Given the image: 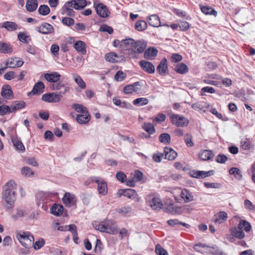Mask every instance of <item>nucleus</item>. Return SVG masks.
<instances>
[{"label":"nucleus","mask_w":255,"mask_h":255,"mask_svg":"<svg viewBox=\"0 0 255 255\" xmlns=\"http://www.w3.org/2000/svg\"><path fill=\"white\" fill-rule=\"evenodd\" d=\"M123 43L127 45L126 52L125 54L130 59L138 58L137 54L142 53L147 47L144 40L135 41L132 38L126 39Z\"/></svg>","instance_id":"nucleus-1"},{"label":"nucleus","mask_w":255,"mask_h":255,"mask_svg":"<svg viewBox=\"0 0 255 255\" xmlns=\"http://www.w3.org/2000/svg\"><path fill=\"white\" fill-rule=\"evenodd\" d=\"M16 199L15 191H2L1 205L6 212H8L14 208Z\"/></svg>","instance_id":"nucleus-2"},{"label":"nucleus","mask_w":255,"mask_h":255,"mask_svg":"<svg viewBox=\"0 0 255 255\" xmlns=\"http://www.w3.org/2000/svg\"><path fill=\"white\" fill-rule=\"evenodd\" d=\"M17 239L25 248H28L34 244V237L28 232H22L16 235Z\"/></svg>","instance_id":"nucleus-3"},{"label":"nucleus","mask_w":255,"mask_h":255,"mask_svg":"<svg viewBox=\"0 0 255 255\" xmlns=\"http://www.w3.org/2000/svg\"><path fill=\"white\" fill-rule=\"evenodd\" d=\"M147 204L155 210H159L163 207V204L160 198L149 196L146 200Z\"/></svg>","instance_id":"nucleus-4"},{"label":"nucleus","mask_w":255,"mask_h":255,"mask_svg":"<svg viewBox=\"0 0 255 255\" xmlns=\"http://www.w3.org/2000/svg\"><path fill=\"white\" fill-rule=\"evenodd\" d=\"M92 180L98 184V190L99 193L102 195H105L108 193V187L106 182L99 177H93Z\"/></svg>","instance_id":"nucleus-5"},{"label":"nucleus","mask_w":255,"mask_h":255,"mask_svg":"<svg viewBox=\"0 0 255 255\" xmlns=\"http://www.w3.org/2000/svg\"><path fill=\"white\" fill-rule=\"evenodd\" d=\"M170 117L172 124L178 127L186 126L189 123L188 119L182 116L172 114Z\"/></svg>","instance_id":"nucleus-6"},{"label":"nucleus","mask_w":255,"mask_h":255,"mask_svg":"<svg viewBox=\"0 0 255 255\" xmlns=\"http://www.w3.org/2000/svg\"><path fill=\"white\" fill-rule=\"evenodd\" d=\"M62 95L57 93H47L42 95V100L48 103H57L62 99Z\"/></svg>","instance_id":"nucleus-7"},{"label":"nucleus","mask_w":255,"mask_h":255,"mask_svg":"<svg viewBox=\"0 0 255 255\" xmlns=\"http://www.w3.org/2000/svg\"><path fill=\"white\" fill-rule=\"evenodd\" d=\"M94 6L95 8L97 13L100 16L105 18L109 16L110 11L106 5H104L103 3H99L96 4V3L94 2Z\"/></svg>","instance_id":"nucleus-8"},{"label":"nucleus","mask_w":255,"mask_h":255,"mask_svg":"<svg viewBox=\"0 0 255 255\" xmlns=\"http://www.w3.org/2000/svg\"><path fill=\"white\" fill-rule=\"evenodd\" d=\"M62 201L65 206L68 207L75 206L77 202L75 196L69 192H67L64 194Z\"/></svg>","instance_id":"nucleus-9"},{"label":"nucleus","mask_w":255,"mask_h":255,"mask_svg":"<svg viewBox=\"0 0 255 255\" xmlns=\"http://www.w3.org/2000/svg\"><path fill=\"white\" fill-rule=\"evenodd\" d=\"M53 90L60 91L59 94L61 95L65 94L69 90V87L61 81H58L53 83L51 86Z\"/></svg>","instance_id":"nucleus-10"},{"label":"nucleus","mask_w":255,"mask_h":255,"mask_svg":"<svg viewBox=\"0 0 255 255\" xmlns=\"http://www.w3.org/2000/svg\"><path fill=\"white\" fill-rule=\"evenodd\" d=\"M24 62L22 59L16 57L11 58L5 62V66L6 68H15L20 67L23 64Z\"/></svg>","instance_id":"nucleus-11"},{"label":"nucleus","mask_w":255,"mask_h":255,"mask_svg":"<svg viewBox=\"0 0 255 255\" xmlns=\"http://www.w3.org/2000/svg\"><path fill=\"white\" fill-rule=\"evenodd\" d=\"M104 221L106 225V233L112 235L116 234L118 231L116 222L113 220H105Z\"/></svg>","instance_id":"nucleus-12"},{"label":"nucleus","mask_w":255,"mask_h":255,"mask_svg":"<svg viewBox=\"0 0 255 255\" xmlns=\"http://www.w3.org/2000/svg\"><path fill=\"white\" fill-rule=\"evenodd\" d=\"M214 174V170L209 171L192 170L190 174L191 177L196 178H204L210 176Z\"/></svg>","instance_id":"nucleus-13"},{"label":"nucleus","mask_w":255,"mask_h":255,"mask_svg":"<svg viewBox=\"0 0 255 255\" xmlns=\"http://www.w3.org/2000/svg\"><path fill=\"white\" fill-rule=\"evenodd\" d=\"M139 64L142 69L149 74H152L155 72V67L152 63L145 60H141Z\"/></svg>","instance_id":"nucleus-14"},{"label":"nucleus","mask_w":255,"mask_h":255,"mask_svg":"<svg viewBox=\"0 0 255 255\" xmlns=\"http://www.w3.org/2000/svg\"><path fill=\"white\" fill-rule=\"evenodd\" d=\"M36 30L42 34H47L54 32V27L52 25L48 23H44L37 27Z\"/></svg>","instance_id":"nucleus-15"},{"label":"nucleus","mask_w":255,"mask_h":255,"mask_svg":"<svg viewBox=\"0 0 255 255\" xmlns=\"http://www.w3.org/2000/svg\"><path fill=\"white\" fill-rule=\"evenodd\" d=\"M44 88V84L42 82H38L35 84L32 90L27 93V96L39 95L43 92Z\"/></svg>","instance_id":"nucleus-16"},{"label":"nucleus","mask_w":255,"mask_h":255,"mask_svg":"<svg viewBox=\"0 0 255 255\" xmlns=\"http://www.w3.org/2000/svg\"><path fill=\"white\" fill-rule=\"evenodd\" d=\"M73 6L71 4L69 1L66 2L61 9L62 14L67 15L70 16H73L75 15V11L72 8Z\"/></svg>","instance_id":"nucleus-17"},{"label":"nucleus","mask_w":255,"mask_h":255,"mask_svg":"<svg viewBox=\"0 0 255 255\" xmlns=\"http://www.w3.org/2000/svg\"><path fill=\"white\" fill-rule=\"evenodd\" d=\"M61 75L56 72L44 74L45 79L49 82L55 83L59 81Z\"/></svg>","instance_id":"nucleus-18"},{"label":"nucleus","mask_w":255,"mask_h":255,"mask_svg":"<svg viewBox=\"0 0 255 255\" xmlns=\"http://www.w3.org/2000/svg\"><path fill=\"white\" fill-rule=\"evenodd\" d=\"M118 195L119 197H121V196L123 195L129 199H132L135 197L136 196V193L134 189H127L119 191Z\"/></svg>","instance_id":"nucleus-19"},{"label":"nucleus","mask_w":255,"mask_h":255,"mask_svg":"<svg viewBox=\"0 0 255 255\" xmlns=\"http://www.w3.org/2000/svg\"><path fill=\"white\" fill-rule=\"evenodd\" d=\"M228 218V215L225 212L221 211L214 215V221L216 224H221L226 221Z\"/></svg>","instance_id":"nucleus-20"},{"label":"nucleus","mask_w":255,"mask_h":255,"mask_svg":"<svg viewBox=\"0 0 255 255\" xmlns=\"http://www.w3.org/2000/svg\"><path fill=\"white\" fill-rule=\"evenodd\" d=\"M91 119V116L88 112L78 115L76 117L77 122L82 125L87 124Z\"/></svg>","instance_id":"nucleus-21"},{"label":"nucleus","mask_w":255,"mask_h":255,"mask_svg":"<svg viewBox=\"0 0 255 255\" xmlns=\"http://www.w3.org/2000/svg\"><path fill=\"white\" fill-rule=\"evenodd\" d=\"M164 152L165 158L169 160H173L177 156V152L171 148L165 147Z\"/></svg>","instance_id":"nucleus-22"},{"label":"nucleus","mask_w":255,"mask_h":255,"mask_svg":"<svg viewBox=\"0 0 255 255\" xmlns=\"http://www.w3.org/2000/svg\"><path fill=\"white\" fill-rule=\"evenodd\" d=\"M149 24L153 27H157L160 25V21L156 14H152L146 18Z\"/></svg>","instance_id":"nucleus-23"},{"label":"nucleus","mask_w":255,"mask_h":255,"mask_svg":"<svg viewBox=\"0 0 255 255\" xmlns=\"http://www.w3.org/2000/svg\"><path fill=\"white\" fill-rule=\"evenodd\" d=\"M158 51L154 48L151 47L146 50L144 53V58L148 60H152L156 56Z\"/></svg>","instance_id":"nucleus-24"},{"label":"nucleus","mask_w":255,"mask_h":255,"mask_svg":"<svg viewBox=\"0 0 255 255\" xmlns=\"http://www.w3.org/2000/svg\"><path fill=\"white\" fill-rule=\"evenodd\" d=\"M73 8L75 9H83L87 5L86 0H71L69 1Z\"/></svg>","instance_id":"nucleus-25"},{"label":"nucleus","mask_w":255,"mask_h":255,"mask_svg":"<svg viewBox=\"0 0 255 255\" xmlns=\"http://www.w3.org/2000/svg\"><path fill=\"white\" fill-rule=\"evenodd\" d=\"M168 69L167 61L166 58H163L157 67V71L160 75H164Z\"/></svg>","instance_id":"nucleus-26"},{"label":"nucleus","mask_w":255,"mask_h":255,"mask_svg":"<svg viewBox=\"0 0 255 255\" xmlns=\"http://www.w3.org/2000/svg\"><path fill=\"white\" fill-rule=\"evenodd\" d=\"M12 91L9 85H4L2 87L1 95L6 99H11L13 97Z\"/></svg>","instance_id":"nucleus-27"},{"label":"nucleus","mask_w":255,"mask_h":255,"mask_svg":"<svg viewBox=\"0 0 255 255\" xmlns=\"http://www.w3.org/2000/svg\"><path fill=\"white\" fill-rule=\"evenodd\" d=\"M209 107V105L203 101L196 102L192 105V108L196 111H205L206 109Z\"/></svg>","instance_id":"nucleus-28"},{"label":"nucleus","mask_w":255,"mask_h":255,"mask_svg":"<svg viewBox=\"0 0 255 255\" xmlns=\"http://www.w3.org/2000/svg\"><path fill=\"white\" fill-rule=\"evenodd\" d=\"M232 235L237 238L242 239L245 237V233L239 226L231 229Z\"/></svg>","instance_id":"nucleus-29"},{"label":"nucleus","mask_w":255,"mask_h":255,"mask_svg":"<svg viewBox=\"0 0 255 255\" xmlns=\"http://www.w3.org/2000/svg\"><path fill=\"white\" fill-rule=\"evenodd\" d=\"M38 6V2L37 0H27L26 2V9L29 12H33L35 11Z\"/></svg>","instance_id":"nucleus-30"},{"label":"nucleus","mask_w":255,"mask_h":255,"mask_svg":"<svg viewBox=\"0 0 255 255\" xmlns=\"http://www.w3.org/2000/svg\"><path fill=\"white\" fill-rule=\"evenodd\" d=\"M181 197L184 200L185 203H188L192 201L193 199V196L192 193L186 189L182 190L181 193Z\"/></svg>","instance_id":"nucleus-31"},{"label":"nucleus","mask_w":255,"mask_h":255,"mask_svg":"<svg viewBox=\"0 0 255 255\" xmlns=\"http://www.w3.org/2000/svg\"><path fill=\"white\" fill-rule=\"evenodd\" d=\"M25 103L23 101H15L10 105L11 111L12 113L15 112L18 110L24 108L25 107Z\"/></svg>","instance_id":"nucleus-32"},{"label":"nucleus","mask_w":255,"mask_h":255,"mask_svg":"<svg viewBox=\"0 0 255 255\" xmlns=\"http://www.w3.org/2000/svg\"><path fill=\"white\" fill-rule=\"evenodd\" d=\"M200 8L203 13L206 15H213L216 16L217 12L212 7L208 5L200 6Z\"/></svg>","instance_id":"nucleus-33"},{"label":"nucleus","mask_w":255,"mask_h":255,"mask_svg":"<svg viewBox=\"0 0 255 255\" xmlns=\"http://www.w3.org/2000/svg\"><path fill=\"white\" fill-rule=\"evenodd\" d=\"M63 212V207L59 204H54L51 208V213L56 216L61 215Z\"/></svg>","instance_id":"nucleus-34"},{"label":"nucleus","mask_w":255,"mask_h":255,"mask_svg":"<svg viewBox=\"0 0 255 255\" xmlns=\"http://www.w3.org/2000/svg\"><path fill=\"white\" fill-rule=\"evenodd\" d=\"M214 155L211 150H204L199 154V157L203 160H209L212 158Z\"/></svg>","instance_id":"nucleus-35"},{"label":"nucleus","mask_w":255,"mask_h":255,"mask_svg":"<svg viewBox=\"0 0 255 255\" xmlns=\"http://www.w3.org/2000/svg\"><path fill=\"white\" fill-rule=\"evenodd\" d=\"M144 81H138L132 84L134 93L136 94H142L144 92L142 87L144 86Z\"/></svg>","instance_id":"nucleus-36"},{"label":"nucleus","mask_w":255,"mask_h":255,"mask_svg":"<svg viewBox=\"0 0 255 255\" xmlns=\"http://www.w3.org/2000/svg\"><path fill=\"white\" fill-rule=\"evenodd\" d=\"M74 48L82 54H85L86 53L85 43L82 41H78L74 44Z\"/></svg>","instance_id":"nucleus-37"},{"label":"nucleus","mask_w":255,"mask_h":255,"mask_svg":"<svg viewBox=\"0 0 255 255\" xmlns=\"http://www.w3.org/2000/svg\"><path fill=\"white\" fill-rule=\"evenodd\" d=\"M11 141L14 146L17 150L21 151H24L25 150V147L22 142L19 139L17 138V137H12Z\"/></svg>","instance_id":"nucleus-38"},{"label":"nucleus","mask_w":255,"mask_h":255,"mask_svg":"<svg viewBox=\"0 0 255 255\" xmlns=\"http://www.w3.org/2000/svg\"><path fill=\"white\" fill-rule=\"evenodd\" d=\"M174 70L178 73L183 74L188 71V68L186 65L183 63H181L175 67Z\"/></svg>","instance_id":"nucleus-39"},{"label":"nucleus","mask_w":255,"mask_h":255,"mask_svg":"<svg viewBox=\"0 0 255 255\" xmlns=\"http://www.w3.org/2000/svg\"><path fill=\"white\" fill-rule=\"evenodd\" d=\"M113 102L115 105L121 108L128 109L130 106L129 103H127L124 101H122L119 98L117 97L113 98Z\"/></svg>","instance_id":"nucleus-40"},{"label":"nucleus","mask_w":255,"mask_h":255,"mask_svg":"<svg viewBox=\"0 0 255 255\" xmlns=\"http://www.w3.org/2000/svg\"><path fill=\"white\" fill-rule=\"evenodd\" d=\"M2 27L6 28L8 31H13L17 29V24L11 21H6L2 24Z\"/></svg>","instance_id":"nucleus-41"},{"label":"nucleus","mask_w":255,"mask_h":255,"mask_svg":"<svg viewBox=\"0 0 255 255\" xmlns=\"http://www.w3.org/2000/svg\"><path fill=\"white\" fill-rule=\"evenodd\" d=\"M93 226L94 228L103 233H106V230L105 227V221H103L101 222H95L93 223Z\"/></svg>","instance_id":"nucleus-42"},{"label":"nucleus","mask_w":255,"mask_h":255,"mask_svg":"<svg viewBox=\"0 0 255 255\" xmlns=\"http://www.w3.org/2000/svg\"><path fill=\"white\" fill-rule=\"evenodd\" d=\"M105 58L106 61L112 63H116L118 61V56L114 52L107 53L105 56Z\"/></svg>","instance_id":"nucleus-43"},{"label":"nucleus","mask_w":255,"mask_h":255,"mask_svg":"<svg viewBox=\"0 0 255 255\" xmlns=\"http://www.w3.org/2000/svg\"><path fill=\"white\" fill-rule=\"evenodd\" d=\"M149 103V100L146 98H139L134 100L132 103L134 105L137 106H143L147 105Z\"/></svg>","instance_id":"nucleus-44"},{"label":"nucleus","mask_w":255,"mask_h":255,"mask_svg":"<svg viewBox=\"0 0 255 255\" xmlns=\"http://www.w3.org/2000/svg\"><path fill=\"white\" fill-rule=\"evenodd\" d=\"M229 173L231 175H234L235 177L238 180H241L243 176L242 172L237 167L231 168L229 170Z\"/></svg>","instance_id":"nucleus-45"},{"label":"nucleus","mask_w":255,"mask_h":255,"mask_svg":"<svg viewBox=\"0 0 255 255\" xmlns=\"http://www.w3.org/2000/svg\"><path fill=\"white\" fill-rule=\"evenodd\" d=\"M0 52L6 53L12 52V48L10 45L6 43H0Z\"/></svg>","instance_id":"nucleus-46"},{"label":"nucleus","mask_w":255,"mask_h":255,"mask_svg":"<svg viewBox=\"0 0 255 255\" xmlns=\"http://www.w3.org/2000/svg\"><path fill=\"white\" fill-rule=\"evenodd\" d=\"M180 210V208L179 207L175 206L172 203L168 205L165 208L166 212L172 214H176Z\"/></svg>","instance_id":"nucleus-47"},{"label":"nucleus","mask_w":255,"mask_h":255,"mask_svg":"<svg viewBox=\"0 0 255 255\" xmlns=\"http://www.w3.org/2000/svg\"><path fill=\"white\" fill-rule=\"evenodd\" d=\"M68 231H70L72 233L74 242L76 244H78V241L79 238L78 237L76 226L74 224L70 225L69 229H68Z\"/></svg>","instance_id":"nucleus-48"},{"label":"nucleus","mask_w":255,"mask_h":255,"mask_svg":"<svg viewBox=\"0 0 255 255\" xmlns=\"http://www.w3.org/2000/svg\"><path fill=\"white\" fill-rule=\"evenodd\" d=\"M239 228H241L243 231L246 232H249L251 229V225L246 220H242L240 221L238 226Z\"/></svg>","instance_id":"nucleus-49"},{"label":"nucleus","mask_w":255,"mask_h":255,"mask_svg":"<svg viewBox=\"0 0 255 255\" xmlns=\"http://www.w3.org/2000/svg\"><path fill=\"white\" fill-rule=\"evenodd\" d=\"M142 128L149 134H153L155 132V129L151 123H145Z\"/></svg>","instance_id":"nucleus-50"},{"label":"nucleus","mask_w":255,"mask_h":255,"mask_svg":"<svg viewBox=\"0 0 255 255\" xmlns=\"http://www.w3.org/2000/svg\"><path fill=\"white\" fill-rule=\"evenodd\" d=\"M147 27V23L144 20L137 21L135 24V28L139 31L144 30L146 29Z\"/></svg>","instance_id":"nucleus-51"},{"label":"nucleus","mask_w":255,"mask_h":255,"mask_svg":"<svg viewBox=\"0 0 255 255\" xmlns=\"http://www.w3.org/2000/svg\"><path fill=\"white\" fill-rule=\"evenodd\" d=\"M159 140L164 144H169L170 142V135L167 133H163L159 136Z\"/></svg>","instance_id":"nucleus-52"},{"label":"nucleus","mask_w":255,"mask_h":255,"mask_svg":"<svg viewBox=\"0 0 255 255\" xmlns=\"http://www.w3.org/2000/svg\"><path fill=\"white\" fill-rule=\"evenodd\" d=\"M167 223L169 225L172 226H174L177 225H181L184 227H186L187 228H189L190 227V225L189 224L180 222L177 219H170L167 221Z\"/></svg>","instance_id":"nucleus-53"},{"label":"nucleus","mask_w":255,"mask_h":255,"mask_svg":"<svg viewBox=\"0 0 255 255\" xmlns=\"http://www.w3.org/2000/svg\"><path fill=\"white\" fill-rule=\"evenodd\" d=\"M73 78L75 82L78 85V86L82 89L86 88V84L84 81L82 80L81 77L77 74L73 75Z\"/></svg>","instance_id":"nucleus-54"},{"label":"nucleus","mask_w":255,"mask_h":255,"mask_svg":"<svg viewBox=\"0 0 255 255\" xmlns=\"http://www.w3.org/2000/svg\"><path fill=\"white\" fill-rule=\"evenodd\" d=\"M72 107L78 113L83 114L88 112L87 108L82 105L74 104L72 105Z\"/></svg>","instance_id":"nucleus-55"},{"label":"nucleus","mask_w":255,"mask_h":255,"mask_svg":"<svg viewBox=\"0 0 255 255\" xmlns=\"http://www.w3.org/2000/svg\"><path fill=\"white\" fill-rule=\"evenodd\" d=\"M21 174L26 177H30L34 175V172L31 170V168L28 167H23L21 170Z\"/></svg>","instance_id":"nucleus-56"},{"label":"nucleus","mask_w":255,"mask_h":255,"mask_svg":"<svg viewBox=\"0 0 255 255\" xmlns=\"http://www.w3.org/2000/svg\"><path fill=\"white\" fill-rule=\"evenodd\" d=\"M39 14L42 15H46L50 12V8L47 5H41L38 8Z\"/></svg>","instance_id":"nucleus-57"},{"label":"nucleus","mask_w":255,"mask_h":255,"mask_svg":"<svg viewBox=\"0 0 255 255\" xmlns=\"http://www.w3.org/2000/svg\"><path fill=\"white\" fill-rule=\"evenodd\" d=\"M12 113L10 106L3 105L0 106V115L3 116Z\"/></svg>","instance_id":"nucleus-58"},{"label":"nucleus","mask_w":255,"mask_h":255,"mask_svg":"<svg viewBox=\"0 0 255 255\" xmlns=\"http://www.w3.org/2000/svg\"><path fill=\"white\" fill-rule=\"evenodd\" d=\"M24 216V213L23 210L17 209L15 213L11 215V218L13 221H16L19 218H22Z\"/></svg>","instance_id":"nucleus-59"},{"label":"nucleus","mask_w":255,"mask_h":255,"mask_svg":"<svg viewBox=\"0 0 255 255\" xmlns=\"http://www.w3.org/2000/svg\"><path fill=\"white\" fill-rule=\"evenodd\" d=\"M125 40H126V39L122 40V41L117 39L115 40L113 42V45L115 47H121L124 52H126L127 45H125L123 43Z\"/></svg>","instance_id":"nucleus-60"},{"label":"nucleus","mask_w":255,"mask_h":255,"mask_svg":"<svg viewBox=\"0 0 255 255\" xmlns=\"http://www.w3.org/2000/svg\"><path fill=\"white\" fill-rule=\"evenodd\" d=\"M14 185H15V182L12 180H10L6 182L3 186L2 191H14L13 189Z\"/></svg>","instance_id":"nucleus-61"},{"label":"nucleus","mask_w":255,"mask_h":255,"mask_svg":"<svg viewBox=\"0 0 255 255\" xmlns=\"http://www.w3.org/2000/svg\"><path fill=\"white\" fill-rule=\"evenodd\" d=\"M126 77V74L124 73L122 71H118L116 74L115 75V80L117 81H122L124 80Z\"/></svg>","instance_id":"nucleus-62"},{"label":"nucleus","mask_w":255,"mask_h":255,"mask_svg":"<svg viewBox=\"0 0 255 255\" xmlns=\"http://www.w3.org/2000/svg\"><path fill=\"white\" fill-rule=\"evenodd\" d=\"M99 31L103 32H107L109 34H112L113 32V29L112 27L109 26L107 24H102L100 28Z\"/></svg>","instance_id":"nucleus-63"},{"label":"nucleus","mask_w":255,"mask_h":255,"mask_svg":"<svg viewBox=\"0 0 255 255\" xmlns=\"http://www.w3.org/2000/svg\"><path fill=\"white\" fill-rule=\"evenodd\" d=\"M155 252L158 255H168L167 252L159 245H157Z\"/></svg>","instance_id":"nucleus-64"}]
</instances>
